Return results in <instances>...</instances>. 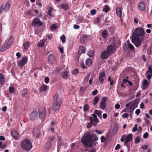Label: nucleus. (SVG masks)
<instances>
[{
    "label": "nucleus",
    "mask_w": 152,
    "mask_h": 152,
    "mask_svg": "<svg viewBox=\"0 0 152 152\" xmlns=\"http://www.w3.org/2000/svg\"><path fill=\"white\" fill-rule=\"evenodd\" d=\"M48 59L49 62L51 63H54L56 60V58L52 54L48 56Z\"/></svg>",
    "instance_id": "2eb2a0df"
},
{
    "label": "nucleus",
    "mask_w": 152,
    "mask_h": 152,
    "mask_svg": "<svg viewBox=\"0 0 152 152\" xmlns=\"http://www.w3.org/2000/svg\"><path fill=\"white\" fill-rule=\"evenodd\" d=\"M92 117L90 116L89 118V119L91 122H94L96 124L98 123L99 122V120L97 118V116L94 114H92Z\"/></svg>",
    "instance_id": "f8f14e48"
},
{
    "label": "nucleus",
    "mask_w": 152,
    "mask_h": 152,
    "mask_svg": "<svg viewBox=\"0 0 152 152\" xmlns=\"http://www.w3.org/2000/svg\"><path fill=\"white\" fill-rule=\"evenodd\" d=\"M139 20L137 18H134V22L135 23L137 24L138 23Z\"/></svg>",
    "instance_id": "69168bd1"
},
{
    "label": "nucleus",
    "mask_w": 152,
    "mask_h": 152,
    "mask_svg": "<svg viewBox=\"0 0 152 152\" xmlns=\"http://www.w3.org/2000/svg\"><path fill=\"white\" fill-rule=\"evenodd\" d=\"M87 37L85 35L82 36L80 39V42L82 44H84L86 40Z\"/></svg>",
    "instance_id": "5701e85b"
},
{
    "label": "nucleus",
    "mask_w": 152,
    "mask_h": 152,
    "mask_svg": "<svg viewBox=\"0 0 152 152\" xmlns=\"http://www.w3.org/2000/svg\"><path fill=\"white\" fill-rule=\"evenodd\" d=\"M132 135L131 134H128L125 138V144H126L132 140Z\"/></svg>",
    "instance_id": "4468645a"
},
{
    "label": "nucleus",
    "mask_w": 152,
    "mask_h": 152,
    "mask_svg": "<svg viewBox=\"0 0 152 152\" xmlns=\"http://www.w3.org/2000/svg\"><path fill=\"white\" fill-rule=\"evenodd\" d=\"M107 97H106L104 96L102 99L101 103H106V101L107 100Z\"/></svg>",
    "instance_id": "a18cd8bd"
},
{
    "label": "nucleus",
    "mask_w": 152,
    "mask_h": 152,
    "mask_svg": "<svg viewBox=\"0 0 152 152\" xmlns=\"http://www.w3.org/2000/svg\"><path fill=\"white\" fill-rule=\"evenodd\" d=\"M51 142H48L46 145V148L47 149H50L51 146Z\"/></svg>",
    "instance_id": "79ce46f5"
},
{
    "label": "nucleus",
    "mask_w": 152,
    "mask_h": 152,
    "mask_svg": "<svg viewBox=\"0 0 152 152\" xmlns=\"http://www.w3.org/2000/svg\"><path fill=\"white\" fill-rule=\"evenodd\" d=\"M94 113L95 114L97 115L98 117L101 118V114L98 110H95L94 111Z\"/></svg>",
    "instance_id": "ea45409f"
},
{
    "label": "nucleus",
    "mask_w": 152,
    "mask_h": 152,
    "mask_svg": "<svg viewBox=\"0 0 152 152\" xmlns=\"http://www.w3.org/2000/svg\"><path fill=\"white\" fill-rule=\"evenodd\" d=\"M148 136V134L147 132H145L143 135V137L145 139L147 138Z\"/></svg>",
    "instance_id": "e2e57ef3"
},
{
    "label": "nucleus",
    "mask_w": 152,
    "mask_h": 152,
    "mask_svg": "<svg viewBox=\"0 0 152 152\" xmlns=\"http://www.w3.org/2000/svg\"><path fill=\"white\" fill-rule=\"evenodd\" d=\"M107 31L106 30H104L102 34V36L104 38L106 37L107 36Z\"/></svg>",
    "instance_id": "c756f323"
},
{
    "label": "nucleus",
    "mask_w": 152,
    "mask_h": 152,
    "mask_svg": "<svg viewBox=\"0 0 152 152\" xmlns=\"http://www.w3.org/2000/svg\"><path fill=\"white\" fill-rule=\"evenodd\" d=\"M100 21V18L99 17H97L95 19L94 22L95 23H99Z\"/></svg>",
    "instance_id": "49530a36"
},
{
    "label": "nucleus",
    "mask_w": 152,
    "mask_h": 152,
    "mask_svg": "<svg viewBox=\"0 0 152 152\" xmlns=\"http://www.w3.org/2000/svg\"><path fill=\"white\" fill-rule=\"evenodd\" d=\"M80 66L83 69H84L86 68L84 64V63L83 61H81L80 62Z\"/></svg>",
    "instance_id": "3c124183"
},
{
    "label": "nucleus",
    "mask_w": 152,
    "mask_h": 152,
    "mask_svg": "<svg viewBox=\"0 0 152 152\" xmlns=\"http://www.w3.org/2000/svg\"><path fill=\"white\" fill-rule=\"evenodd\" d=\"M145 31L142 28H136L132 35V41L136 47L139 46L144 38Z\"/></svg>",
    "instance_id": "f03ea898"
},
{
    "label": "nucleus",
    "mask_w": 152,
    "mask_h": 152,
    "mask_svg": "<svg viewBox=\"0 0 152 152\" xmlns=\"http://www.w3.org/2000/svg\"><path fill=\"white\" fill-rule=\"evenodd\" d=\"M21 147L22 149L27 151H29L32 148V145L31 141L28 139H26L22 141Z\"/></svg>",
    "instance_id": "20e7f679"
},
{
    "label": "nucleus",
    "mask_w": 152,
    "mask_h": 152,
    "mask_svg": "<svg viewBox=\"0 0 152 152\" xmlns=\"http://www.w3.org/2000/svg\"><path fill=\"white\" fill-rule=\"evenodd\" d=\"M85 52L84 48L83 46H80L79 48L78 53L80 55Z\"/></svg>",
    "instance_id": "4be33fe9"
},
{
    "label": "nucleus",
    "mask_w": 152,
    "mask_h": 152,
    "mask_svg": "<svg viewBox=\"0 0 152 152\" xmlns=\"http://www.w3.org/2000/svg\"><path fill=\"white\" fill-rule=\"evenodd\" d=\"M27 60L28 58L27 57H23L22 59L18 63V66L19 67H22L24 66L27 62Z\"/></svg>",
    "instance_id": "1a4fd4ad"
},
{
    "label": "nucleus",
    "mask_w": 152,
    "mask_h": 152,
    "mask_svg": "<svg viewBox=\"0 0 152 152\" xmlns=\"http://www.w3.org/2000/svg\"><path fill=\"white\" fill-rule=\"evenodd\" d=\"M148 69V70L147 71L146 73L147 74L148 73H151V74L152 75V69L151 65H149Z\"/></svg>",
    "instance_id": "a19ab883"
},
{
    "label": "nucleus",
    "mask_w": 152,
    "mask_h": 152,
    "mask_svg": "<svg viewBox=\"0 0 152 152\" xmlns=\"http://www.w3.org/2000/svg\"><path fill=\"white\" fill-rule=\"evenodd\" d=\"M58 145L60 146H61L62 145V138L61 136H58Z\"/></svg>",
    "instance_id": "bb28decb"
},
{
    "label": "nucleus",
    "mask_w": 152,
    "mask_h": 152,
    "mask_svg": "<svg viewBox=\"0 0 152 152\" xmlns=\"http://www.w3.org/2000/svg\"><path fill=\"white\" fill-rule=\"evenodd\" d=\"M103 10L105 12H107L110 11V8L108 5H106L104 7Z\"/></svg>",
    "instance_id": "b1692460"
},
{
    "label": "nucleus",
    "mask_w": 152,
    "mask_h": 152,
    "mask_svg": "<svg viewBox=\"0 0 152 152\" xmlns=\"http://www.w3.org/2000/svg\"><path fill=\"white\" fill-rule=\"evenodd\" d=\"M98 140V137L96 134H93V132L87 131L82 137L81 141L85 148L88 147L91 148L92 147L94 142L97 141Z\"/></svg>",
    "instance_id": "f257e3e1"
},
{
    "label": "nucleus",
    "mask_w": 152,
    "mask_h": 152,
    "mask_svg": "<svg viewBox=\"0 0 152 152\" xmlns=\"http://www.w3.org/2000/svg\"><path fill=\"white\" fill-rule=\"evenodd\" d=\"M83 19V17H80L78 18V22H82Z\"/></svg>",
    "instance_id": "0e129e2a"
},
{
    "label": "nucleus",
    "mask_w": 152,
    "mask_h": 152,
    "mask_svg": "<svg viewBox=\"0 0 152 152\" xmlns=\"http://www.w3.org/2000/svg\"><path fill=\"white\" fill-rule=\"evenodd\" d=\"M89 105L88 104H86L84 106L83 110L84 111L88 110L89 109Z\"/></svg>",
    "instance_id": "c03bdc74"
},
{
    "label": "nucleus",
    "mask_w": 152,
    "mask_h": 152,
    "mask_svg": "<svg viewBox=\"0 0 152 152\" xmlns=\"http://www.w3.org/2000/svg\"><path fill=\"white\" fill-rule=\"evenodd\" d=\"M6 146L5 144H2V142L0 141V148H4Z\"/></svg>",
    "instance_id": "603ef678"
},
{
    "label": "nucleus",
    "mask_w": 152,
    "mask_h": 152,
    "mask_svg": "<svg viewBox=\"0 0 152 152\" xmlns=\"http://www.w3.org/2000/svg\"><path fill=\"white\" fill-rule=\"evenodd\" d=\"M105 76V74L104 72L101 73L99 75V77H103Z\"/></svg>",
    "instance_id": "680f3d73"
},
{
    "label": "nucleus",
    "mask_w": 152,
    "mask_h": 152,
    "mask_svg": "<svg viewBox=\"0 0 152 152\" xmlns=\"http://www.w3.org/2000/svg\"><path fill=\"white\" fill-rule=\"evenodd\" d=\"M14 41V38L10 37L8 42L6 41L2 46H0V51L3 52L9 48L13 45Z\"/></svg>",
    "instance_id": "39448f33"
},
{
    "label": "nucleus",
    "mask_w": 152,
    "mask_h": 152,
    "mask_svg": "<svg viewBox=\"0 0 152 152\" xmlns=\"http://www.w3.org/2000/svg\"><path fill=\"white\" fill-rule=\"evenodd\" d=\"M94 52L93 50H91L88 53V55L91 57H93L94 56Z\"/></svg>",
    "instance_id": "f704fd0d"
},
{
    "label": "nucleus",
    "mask_w": 152,
    "mask_h": 152,
    "mask_svg": "<svg viewBox=\"0 0 152 152\" xmlns=\"http://www.w3.org/2000/svg\"><path fill=\"white\" fill-rule=\"evenodd\" d=\"M53 10V8L52 7H50L49 9L48 12V15H49L50 16H52V15L51 14V12Z\"/></svg>",
    "instance_id": "58836bf2"
},
{
    "label": "nucleus",
    "mask_w": 152,
    "mask_h": 152,
    "mask_svg": "<svg viewBox=\"0 0 152 152\" xmlns=\"http://www.w3.org/2000/svg\"><path fill=\"white\" fill-rule=\"evenodd\" d=\"M90 76V74L88 75L86 77L84 78V80L86 81V82H88V80L89 79V77Z\"/></svg>",
    "instance_id": "13d9d810"
},
{
    "label": "nucleus",
    "mask_w": 152,
    "mask_h": 152,
    "mask_svg": "<svg viewBox=\"0 0 152 152\" xmlns=\"http://www.w3.org/2000/svg\"><path fill=\"white\" fill-rule=\"evenodd\" d=\"M61 71L59 69H56L53 72V73L55 75H57L58 72Z\"/></svg>",
    "instance_id": "37998d69"
},
{
    "label": "nucleus",
    "mask_w": 152,
    "mask_h": 152,
    "mask_svg": "<svg viewBox=\"0 0 152 152\" xmlns=\"http://www.w3.org/2000/svg\"><path fill=\"white\" fill-rule=\"evenodd\" d=\"M126 138V135L125 134L123 135L121 137V142H123L125 139Z\"/></svg>",
    "instance_id": "5fc2aeb1"
},
{
    "label": "nucleus",
    "mask_w": 152,
    "mask_h": 152,
    "mask_svg": "<svg viewBox=\"0 0 152 152\" xmlns=\"http://www.w3.org/2000/svg\"><path fill=\"white\" fill-rule=\"evenodd\" d=\"M62 43H64L66 42V37L64 34L62 35L60 37Z\"/></svg>",
    "instance_id": "e433bc0d"
},
{
    "label": "nucleus",
    "mask_w": 152,
    "mask_h": 152,
    "mask_svg": "<svg viewBox=\"0 0 152 152\" xmlns=\"http://www.w3.org/2000/svg\"><path fill=\"white\" fill-rule=\"evenodd\" d=\"M46 109L44 107L40 108L39 110V118L42 120H44L46 117Z\"/></svg>",
    "instance_id": "423d86ee"
},
{
    "label": "nucleus",
    "mask_w": 152,
    "mask_h": 152,
    "mask_svg": "<svg viewBox=\"0 0 152 152\" xmlns=\"http://www.w3.org/2000/svg\"><path fill=\"white\" fill-rule=\"evenodd\" d=\"M96 12L95 10H91V13L92 15H94L96 13Z\"/></svg>",
    "instance_id": "6e6d98bb"
},
{
    "label": "nucleus",
    "mask_w": 152,
    "mask_h": 152,
    "mask_svg": "<svg viewBox=\"0 0 152 152\" xmlns=\"http://www.w3.org/2000/svg\"><path fill=\"white\" fill-rule=\"evenodd\" d=\"M23 46L24 48L25 49H27L28 48L29 46V44L28 41L26 42L25 43L23 44Z\"/></svg>",
    "instance_id": "72a5a7b5"
},
{
    "label": "nucleus",
    "mask_w": 152,
    "mask_h": 152,
    "mask_svg": "<svg viewBox=\"0 0 152 152\" xmlns=\"http://www.w3.org/2000/svg\"><path fill=\"white\" fill-rule=\"evenodd\" d=\"M38 114L37 112L34 111L32 112L30 115V119L31 121H33L38 117Z\"/></svg>",
    "instance_id": "6e6552de"
},
{
    "label": "nucleus",
    "mask_w": 152,
    "mask_h": 152,
    "mask_svg": "<svg viewBox=\"0 0 152 152\" xmlns=\"http://www.w3.org/2000/svg\"><path fill=\"white\" fill-rule=\"evenodd\" d=\"M92 63V60L90 58H88L86 61V64L88 66H90Z\"/></svg>",
    "instance_id": "393cba45"
},
{
    "label": "nucleus",
    "mask_w": 152,
    "mask_h": 152,
    "mask_svg": "<svg viewBox=\"0 0 152 152\" xmlns=\"http://www.w3.org/2000/svg\"><path fill=\"white\" fill-rule=\"evenodd\" d=\"M33 134L37 138L39 137L41 134L40 130L37 128H35L33 131Z\"/></svg>",
    "instance_id": "ddd939ff"
},
{
    "label": "nucleus",
    "mask_w": 152,
    "mask_h": 152,
    "mask_svg": "<svg viewBox=\"0 0 152 152\" xmlns=\"http://www.w3.org/2000/svg\"><path fill=\"white\" fill-rule=\"evenodd\" d=\"M140 137H139L138 136L136 137L135 140V142L137 143H139L140 142Z\"/></svg>",
    "instance_id": "8fccbe9b"
},
{
    "label": "nucleus",
    "mask_w": 152,
    "mask_h": 152,
    "mask_svg": "<svg viewBox=\"0 0 152 152\" xmlns=\"http://www.w3.org/2000/svg\"><path fill=\"white\" fill-rule=\"evenodd\" d=\"M44 41L42 40H41L39 43L38 46L39 47H43L44 45Z\"/></svg>",
    "instance_id": "4c0bfd02"
},
{
    "label": "nucleus",
    "mask_w": 152,
    "mask_h": 152,
    "mask_svg": "<svg viewBox=\"0 0 152 152\" xmlns=\"http://www.w3.org/2000/svg\"><path fill=\"white\" fill-rule=\"evenodd\" d=\"M68 5L67 4H61L60 5L61 7L64 10L67 9L68 7Z\"/></svg>",
    "instance_id": "7c9ffc66"
},
{
    "label": "nucleus",
    "mask_w": 152,
    "mask_h": 152,
    "mask_svg": "<svg viewBox=\"0 0 152 152\" xmlns=\"http://www.w3.org/2000/svg\"><path fill=\"white\" fill-rule=\"evenodd\" d=\"M10 8V4L8 3H7L5 5L4 4L1 5L0 7V13H2L4 11L7 12Z\"/></svg>",
    "instance_id": "0eeeda50"
},
{
    "label": "nucleus",
    "mask_w": 152,
    "mask_h": 152,
    "mask_svg": "<svg viewBox=\"0 0 152 152\" xmlns=\"http://www.w3.org/2000/svg\"><path fill=\"white\" fill-rule=\"evenodd\" d=\"M53 99L52 108L53 110L56 111L59 109L60 105L62 102L63 99L59 97L58 95L57 94L54 96Z\"/></svg>",
    "instance_id": "7ed1b4c3"
},
{
    "label": "nucleus",
    "mask_w": 152,
    "mask_h": 152,
    "mask_svg": "<svg viewBox=\"0 0 152 152\" xmlns=\"http://www.w3.org/2000/svg\"><path fill=\"white\" fill-rule=\"evenodd\" d=\"M96 124L94 122H91V121H90V122L87 125V127L88 128H89L91 127V125H94L95 126L96 125Z\"/></svg>",
    "instance_id": "a878e982"
},
{
    "label": "nucleus",
    "mask_w": 152,
    "mask_h": 152,
    "mask_svg": "<svg viewBox=\"0 0 152 152\" xmlns=\"http://www.w3.org/2000/svg\"><path fill=\"white\" fill-rule=\"evenodd\" d=\"M57 27L56 26L55 24H53L51 27V29L55 30L56 29Z\"/></svg>",
    "instance_id": "4d7b16f0"
},
{
    "label": "nucleus",
    "mask_w": 152,
    "mask_h": 152,
    "mask_svg": "<svg viewBox=\"0 0 152 152\" xmlns=\"http://www.w3.org/2000/svg\"><path fill=\"white\" fill-rule=\"evenodd\" d=\"M98 92V90L96 89L92 92V94L94 95H95L97 94Z\"/></svg>",
    "instance_id": "774afa93"
},
{
    "label": "nucleus",
    "mask_w": 152,
    "mask_h": 152,
    "mask_svg": "<svg viewBox=\"0 0 152 152\" xmlns=\"http://www.w3.org/2000/svg\"><path fill=\"white\" fill-rule=\"evenodd\" d=\"M99 98L98 96H96L94 99V101L93 104L94 105H95L99 101Z\"/></svg>",
    "instance_id": "2f4dec72"
},
{
    "label": "nucleus",
    "mask_w": 152,
    "mask_h": 152,
    "mask_svg": "<svg viewBox=\"0 0 152 152\" xmlns=\"http://www.w3.org/2000/svg\"><path fill=\"white\" fill-rule=\"evenodd\" d=\"M68 75V72L67 71L64 72L62 77L65 79H67Z\"/></svg>",
    "instance_id": "c85d7f7f"
},
{
    "label": "nucleus",
    "mask_w": 152,
    "mask_h": 152,
    "mask_svg": "<svg viewBox=\"0 0 152 152\" xmlns=\"http://www.w3.org/2000/svg\"><path fill=\"white\" fill-rule=\"evenodd\" d=\"M9 91L11 93H14L15 92V88L13 87L10 86L9 88Z\"/></svg>",
    "instance_id": "c9c22d12"
},
{
    "label": "nucleus",
    "mask_w": 152,
    "mask_h": 152,
    "mask_svg": "<svg viewBox=\"0 0 152 152\" xmlns=\"http://www.w3.org/2000/svg\"><path fill=\"white\" fill-rule=\"evenodd\" d=\"M50 81V79L49 77H46L45 78V83H48Z\"/></svg>",
    "instance_id": "052dcab7"
},
{
    "label": "nucleus",
    "mask_w": 152,
    "mask_h": 152,
    "mask_svg": "<svg viewBox=\"0 0 152 152\" xmlns=\"http://www.w3.org/2000/svg\"><path fill=\"white\" fill-rule=\"evenodd\" d=\"M47 88V87L46 85H44L42 86L40 88V91H42L46 90Z\"/></svg>",
    "instance_id": "cd10ccee"
},
{
    "label": "nucleus",
    "mask_w": 152,
    "mask_h": 152,
    "mask_svg": "<svg viewBox=\"0 0 152 152\" xmlns=\"http://www.w3.org/2000/svg\"><path fill=\"white\" fill-rule=\"evenodd\" d=\"M79 70L77 69H76L72 72V73L73 75H75L79 72Z\"/></svg>",
    "instance_id": "bf43d9fd"
},
{
    "label": "nucleus",
    "mask_w": 152,
    "mask_h": 152,
    "mask_svg": "<svg viewBox=\"0 0 152 152\" xmlns=\"http://www.w3.org/2000/svg\"><path fill=\"white\" fill-rule=\"evenodd\" d=\"M5 82V78L4 75L1 73H0V84L2 85Z\"/></svg>",
    "instance_id": "aec40b11"
},
{
    "label": "nucleus",
    "mask_w": 152,
    "mask_h": 152,
    "mask_svg": "<svg viewBox=\"0 0 152 152\" xmlns=\"http://www.w3.org/2000/svg\"><path fill=\"white\" fill-rule=\"evenodd\" d=\"M11 135L15 140L18 139L19 136L16 131L15 130H12L11 131Z\"/></svg>",
    "instance_id": "f3484780"
},
{
    "label": "nucleus",
    "mask_w": 152,
    "mask_h": 152,
    "mask_svg": "<svg viewBox=\"0 0 152 152\" xmlns=\"http://www.w3.org/2000/svg\"><path fill=\"white\" fill-rule=\"evenodd\" d=\"M122 116L123 118H127L129 117V114L127 113H125L123 114Z\"/></svg>",
    "instance_id": "de8ad7c7"
},
{
    "label": "nucleus",
    "mask_w": 152,
    "mask_h": 152,
    "mask_svg": "<svg viewBox=\"0 0 152 152\" xmlns=\"http://www.w3.org/2000/svg\"><path fill=\"white\" fill-rule=\"evenodd\" d=\"M55 137L54 136H50L48 137V142H51L53 141L55 139Z\"/></svg>",
    "instance_id": "09e8293b"
},
{
    "label": "nucleus",
    "mask_w": 152,
    "mask_h": 152,
    "mask_svg": "<svg viewBox=\"0 0 152 152\" xmlns=\"http://www.w3.org/2000/svg\"><path fill=\"white\" fill-rule=\"evenodd\" d=\"M120 106L119 104H117L115 105V108L116 109H118L120 108Z\"/></svg>",
    "instance_id": "338daca9"
},
{
    "label": "nucleus",
    "mask_w": 152,
    "mask_h": 152,
    "mask_svg": "<svg viewBox=\"0 0 152 152\" xmlns=\"http://www.w3.org/2000/svg\"><path fill=\"white\" fill-rule=\"evenodd\" d=\"M149 86V83H148V81L146 79H144L142 81V88L143 89H145L147 88Z\"/></svg>",
    "instance_id": "a211bd4d"
},
{
    "label": "nucleus",
    "mask_w": 152,
    "mask_h": 152,
    "mask_svg": "<svg viewBox=\"0 0 152 152\" xmlns=\"http://www.w3.org/2000/svg\"><path fill=\"white\" fill-rule=\"evenodd\" d=\"M110 54L107 51L102 52L100 55L101 58L102 59H104L108 58Z\"/></svg>",
    "instance_id": "9b49d317"
},
{
    "label": "nucleus",
    "mask_w": 152,
    "mask_h": 152,
    "mask_svg": "<svg viewBox=\"0 0 152 152\" xmlns=\"http://www.w3.org/2000/svg\"><path fill=\"white\" fill-rule=\"evenodd\" d=\"M117 131V129L116 127H114L113 130V133L114 134H115Z\"/></svg>",
    "instance_id": "864d4df0"
},
{
    "label": "nucleus",
    "mask_w": 152,
    "mask_h": 152,
    "mask_svg": "<svg viewBox=\"0 0 152 152\" xmlns=\"http://www.w3.org/2000/svg\"><path fill=\"white\" fill-rule=\"evenodd\" d=\"M32 23L34 26H39L42 25V22L38 18L34 19Z\"/></svg>",
    "instance_id": "9d476101"
},
{
    "label": "nucleus",
    "mask_w": 152,
    "mask_h": 152,
    "mask_svg": "<svg viewBox=\"0 0 152 152\" xmlns=\"http://www.w3.org/2000/svg\"><path fill=\"white\" fill-rule=\"evenodd\" d=\"M138 7L140 10H143L145 8V6L143 2H140L138 4Z\"/></svg>",
    "instance_id": "412c9836"
},
{
    "label": "nucleus",
    "mask_w": 152,
    "mask_h": 152,
    "mask_svg": "<svg viewBox=\"0 0 152 152\" xmlns=\"http://www.w3.org/2000/svg\"><path fill=\"white\" fill-rule=\"evenodd\" d=\"M114 50V47L113 45H109L107 48V51L110 55L113 53Z\"/></svg>",
    "instance_id": "dca6fc26"
},
{
    "label": "nucleus",
    "mask_w": 152,
    "mask_h": 152,
    "mask_svg": "<svg viewBox=\"0 0 152 152\" xmlns=\"http://www.w3.org/2000/svg\"><path fill=\"white\" fill-rule=\"evenodd\" d=\"M100 108L102 110H104L106 107V104L100 103L99 104Z\"/></svg>",
    "instance_id": "473e14b6"
},
{
    "label": "nucleus",
    "mask_w": 152,
    "mask_h": 152,
    "mask_svg": "<svg viewBox=\"0 0 152 152\" xmlns=\"http://www.w3.org/2000/svg\"><path fill=\"white\" fill-rule=\"evenodd\" d=\"M116 12L117 15L119 17L122 16V10L121 7L118 6L116 8Z\"/></svg>",
    "instance_id": "6ab92c4d"
}]
</instances>
